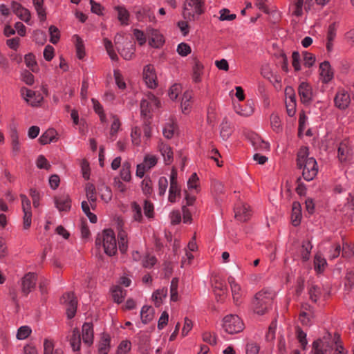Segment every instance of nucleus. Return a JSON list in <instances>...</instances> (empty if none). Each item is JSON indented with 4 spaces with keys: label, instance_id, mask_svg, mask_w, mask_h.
I'll use <instances>...</instances> for the list:
<instances>
[{
    "label": "nucleus",
    "instance_id": "f257e3e1",
    "mask_svg": "<svg viewBox=\"0 0 354 354\" xmlns=\"http://www.w3.org/2000/svg\"><path fill=\"white\" fill-rule=\"evenodd\" d=\"M297 167L302 169V177L306 181L313 180L318 173V166L316 160L308 157V148L302 147L297 155Z\"/></svg>",
    "mask_w": 354,
    "mask_h": 354
},
{
    "label": "nucleus",
    "instance_id": "f03ea898",
    "mask_svg": "<svg viewBox=\"0 0 354 354\" xmlns=\"http://www.w3.org/2000/svg\"><path fill=\"white\" fill-rule=\"evenodd\" d=\"M274 296V292L268 290L258 292L252 301L254 312L260 315L267 313L272 305Z\"/></svg>",
    "mask_w": 354,
    "mask_h": 354
},
{
    "label": "nucleus",
    "instance_id": "7ed1b4c3",
    "mask_svg": "<svg viewBox=\"0 0 354 354\" xmlns=\"http://www.w3.org/2000/svg\"><path fill=\"white\" fill-rule=\"evenodd\" d=\"M103 243L104 252L109 256L115 254L117 252V243L114 232L111 229H106L103 231L102 236L97 237L95 240L96 245H100Z\"/></svg>",
    "mask_w": 354,
    "mask_h": 354
},
{
    "label": "nucleus",
    "instance_id": "20e7f679",
    "mask_svg": "<svg viewBox=\"0 0 354 354\" xmlns=\"http://www.w3.org/2000/svg\"><path fill=\"white\" fill-rule=\"evenodd\" d=\"M203 0H186L183 6V17L187 20H194L195 15H201L204 12Z\"/></svg>",
    "mask_w": 354,
    "mask_h": 354
},
{
    "label": "nucleus",
    "instance_id": "39448f33",
    "mask_svg": "<svg viewBox=\"0 0 354 354\" xmlns=\"http://www.w3.org/2000/svg\"><path fill=\"white\" fill-rule=\"evenodd\" d=\"M223 327L229 334H235L243 330L244 324L236 315H228L223 318Z\"/></svg>",
    "mask_w": 354,
    "mask_h": 354
},
{
    "label": "nucleus",
    "instance_id": "423d86ee",
    "mask_svg": "<svg viewBox=\"0 0 354 354\" xmlns=\"http://www.w3.org/2000/svg\"><path fill=\"white\" fill-rule=\"evenodd\" d=\"M312 346L314 354H325V353L333 349L334 337L332 338L330 334H328L322 338L314 341Z\"/></svg>",
    "mask_w": 354,
    "mask_h": 354
},
{
    "label": "nucleus",
    "instance_id": "0eeeda50",
    "mask_svg": "<svg viewBox=\"0 0 354 354\" xmlns=\"http://www.w3.org/2000/svg\"><path fill=\"white\" fill-rule=\"evenodd\" d=\"M60 301L66 306V314L68 318L72 319L74 317L77 306V299L74 292H69L64 293L61 297Z\"/></svg>",
    "mask_w": 354,
    "mask_h": 354
},
{
    "label": "nucleus",
    "instance_id": "6e6552de",
    "mask_svg": "<svg viewBox=\"0 0 354 354\" xmlns=\"http://www.w3.org/2000/svg\"><path fill=\"white\" fill-rule=\"evenodd\" d=\"M37 275L35 272H28L21 280V291L24 296H27L36 286Z\"/></svg>",
    "mask_w": 354,
    "mask_h": 354
},
{
    "label": "nucleus",
    "instance_id": "1a4fd4ad",
    "mask_svg": "<svg viewBox=\"0 0 354 354\" xmlns=\"http://www.w3.org/2000/svg\"><path fill=\"white\" fill-rule=\"evenodd\" d=\"M19 196L21 200L22 210L24 212L23 227L24 230H28L30 227L32 222L30 201L24 194H21Z\"/></svg>",
    "mask_w": 354,
    "mask_h": 354
},
{
    "label": "nucleus",
    "instance_id": "9d476101",
    "mask_svg": "<svg viewBox=\"0 0 354 354\" xmlns=\"http://www.w3.org/2000/svg\"><path fill=\"white\" fill-rule=\"evenodd\" d=\"M298 93L301 103L309 104L313 100V90L311 86L306 82H301L298 88Z\"/></svg>",
    "mask_w": 354,
    "mask_h": 354
},
{
    "label": "nucleus",
    "instance_id": "9b49d317",
    "mask_svg": "<svg viewBox=\"0 0 354 354\" xmlns=\"http://www.w3.org/2000/svg\"><path fill=\"white\" fill-rule=\"evenodd\" d=\"M143 79L150 88H155L157 86V77L153 65L149 64L143 69Z\"/></svg>",
    "mask_w": 354,
    "mask_h": 354
},
{
    "label": "nucleus",
    "instance_id": "f8f14e48",
    "mask_svg": "<svg viewBox=\"0 0 354 354\" xmlns=\"http://www.w3.org/2000/svg\"><path fill=\"white\" fill-rule=\"evenodd\" d=\"M56 207L60 212H68L71 207V200L68 194H60L54 198Z\"/></svg>",
    "mask_w": 354,
    "mask_h": 354
},
{
    "label": "nucleus",
    "instance_id": "ddd939ff",
    "mask_svg": "<svg viewBox=\"0 0 354 354\" xmlns=\"http://www.w3.org/2000/svg\"><path fill=\"white\" fill-rule=\"evenodd\" d=\"M335 105L339 109H345L351 102L350 95L347 91L344 89L339 90L335 95Z\"/></svg>",
    "mask_w": 354,
    "mask_h": 354
},
{
    "label": "nucleus",
    "instance_id": "4468645a",
    "mask_svg": "<svg viewBox=\"0 0 354 354\" xmlns=\"http://www.w3.org/2000/svg\"><path fill=\"white\" fill-rule=\"evenodd\" d=\"M82 340L84 344L90 346L93 343V326L91 322H86L82 326Z\"/></svg>",
    "mask_w": 354,
    "mask_h": 354
},
{
    "label": "nucleus",
    "instance_id": "2eb2a0df",
    "mask_svg": "<svg viewBox=\"0 0 354 354\" xmlns=\"http://www.w3.org/2000/svg\"><path fill=\"white\" fill-rule=\"evenodd\" d=\"M149 44L153 48H160L165 42L163 36L155 29L148 30Z\"/></svg>",
    "mask_w": 354,
    "mask_h": 354
},
{
    "label": "nucleus",
    "instance_id": "dca6fc26",
    "mask_svg": "<svg viewBox=\"0 0 354 354\" xmlns=\"http://www.w3.org/2000/svg\"><path fill=\"white\" fill-rule=\"evenodd\" d=\"M353 152L348 141L342 142L338 147V158L341 162L346 161L351 158Z\"/></svg>",
    "mask_w": 354,
    "mask_h": 354
},
{
    "label": "nucleus",
    "instance_id": "f3484780",
    "mask_svg": "<svg viewBox=\"0 0 354 354\" xmlns=\"http://www.w3.org/2000/svg\"><path fill=\"white\" fill-rule=\"evenodd\" d=\"M228 282L231 287L234 302L236 305H239L241 303V299L243 295L241 288L232 277L228 278Z\"/></svg>",
    "mask_w": 354,
    "mask_h": 354
},
{
    "label": "nucleus",
    "instance_id": "a211bd4d",
    "mask_svg": "<svg viewBox=\"0 0 354 354\" xmlns=\"http://www.w3.org/2000/svg\"><path fill=\"white\" fill-rule=\"evenodd\" d=\"M320 75L323 78L324 83L329 82L333 77V72L332 71L330 63L324 61L319 65Z\"/></svg>",
    "mask_w": 354,
    "mask_h": 354
},
{
    "label": "nucleus",
    "instance_id": "6ab92c4d",
    "mask_svg": "<svg viewBox=\"0 0 354 354\" xmlns=\"http://www.w3.org/2000/svg\"><path fill=\"white\" fill-rule=\"evenodd\" d=\"M302 214H301V204L298 201H295L292 203V214H291V221L292 224L294 226H298L301 220Z\"/></svg>",
    "mask_w": 354,
    "mask_h": 354
},
{
    "label": "nucleus",
    "instance_id": "aec40b11",
    "mask_svg": "<svg viewBox=\"0 0 354 354\" xmlns=\"http://www.w3.org/2000/svg\"><path fill=\"white\" fill-rule=\"evenodd\" d=\"M68 341L73 351H78L81 346V335L80 330L75 328L72 330V334L68 336Z\"/></svg>",
    "mask_w": 354,
    "mask_h": 354
},
{
    "label": "nucleus",
    "instance_id": "412c9836",
    "mask_svg": "<svg viewBox=\"0 0 354 354\" xmlns=\"http://www.w3.org/2000/svg\"><path fill=\"white\" fill-rule=\"evenodd\" d=\"M57 133L54 129H48L39 137V142L42 145L55 142L57 140Z\"/></svg>",
    "mask_w": 354,
    "mask_h": 354
},
{
    "label": "nucleus",
    "instance_id": "4be33fe9",
    "mask_svg": "<svg viewBox=\"0 0 354 354\" xmlns=\"http://www.w3.org/2000/svg\"><path fill=\"white\" fill-rule=\"evenodd\" d=\"M235 218L242 222L248 221L250 216V207L247 205H242L234 209Z\"/></svg>",
    "mask_w": 354,
    "mask_h": 354
},
{
    "label": "nucleus",
    "instance_id": "5701e85b",
    "mask_svg": "<svg viewBox=\"0 0 354 354\" xmlns=\"http://www.w3.org/2000/svg\"><path fill=\"white\" fill-rule=\"evenodd\" d=\"M154 316V309L151 306H144L140 311L142 322L145 324L150 322Z\"/></svg>",
    "mask_w": 354,
    "mask_h": 354
},
{
    "label": "nucleus",
    "instance_id": "b1692460",
    "mask_svg": "<svg viewBox=\"0 0 354 354\" xmlns=\"http://www.w3.org/2000/svg\"><path fill=\"white\" fill-rule=\"evenodd\" d=\"M110 336L104 333L98 344V352L100 354H108L110 349Z\"/></svg>",
    "mask_w": 354,
    "mask_h": 354
},
{
    "label": "nucleus",
    "instance_id": "393cba45",
    "mask_svg": "<svg viewBox=\"0 0 354 354\" xmlns=\"http://www.w3.org/2000/svg\"><path fill=\"white\" fill-rule=\"evenodd\" d=\"M115 10L118 12V19L121 24L128 25L129 19V11L124 6H115Z\"/></svg>",
    "mask_w": 354,
    "mask_h": 354
},
{
    "label": "nucleus",
    "instance_id": "a878e982",
    "mask_svg": "<svg viewBox=\"0 0 354 354\" xmlns=\"http://www.w3.org/2000/svg\"><path fill=\"white\" fill-rule=\"evenodd\" d=\"M212 286L216 297H222L226 293V285L222 280L214 279Z\"/></svg>",
    "mask_w": 354,
    "mask_h": 354
},
{
    "label": "nucleus",
    "instance_id": "bb28decb",
    "mask_svg": "<svg viewBox=\"0 0 354 354\" xmlns=\"http://www.w3.org/2000/svg\"><path fill=\"white\" fill-rule=\"evenodd\" d=\"M327 265L326 260L320 254H316L314 258V268L317 273H322Z\"/></svg>",
    "mask_w": 354,
    "mask_h": 354
},
{
    "label": "nucleus",
    "instance_id": "cd10ccee",
    "mask_svg": "<svg viewBox=\"0 0 354 354\" xmlns=\"http://www.w3.org/2000/svg\"><path fill=\"white\" fill-rule=\"evenodd\" d=\"M232 133V129L231 127L230 123L227 120L226 118H224L221 124V131L220 135L223 140H227Z\"/></svg>",
    "mask_w": 354,
    "mask_h": 354
},
{
    "label": "nucleus",
    "instance_id": "c85d7f7f",
    "mask_svg": "<svg viewBox=\"0 0 354 354\" xmlns=\"http://www.w3.org/2000/svg\"><path fill=\"white\" fill-rule=\"evenodd\" d=\"M159 148L161 154L164 157L166 164L171 163L173 160V152L171 147L167 144L161 143L159 146Z\"/></svg>",
    "mask_w": 354,
    "mask_h": 354
},
{
    "label": "nucleus",
    "instance_id": "c756f323",
    "mask_svg": "<svg viewBox=\"0 0 354 354\" xmlns=\"http://www.w3.org/2000/svg\"><path fill=\"white\" fill-rule=\"evenodd\" d=\"M127 295V290H124L119 286H115L112 290V296L113 300L118 304H120L123 301L124 299Z\"/></svg>",
    "mask_w": 354,
    "mask_h": 354
},
{
    "label": "nucleus",
    "instance_id": "7c9ffc66",
    "mask_svg": "<svg viewBox=\"0 0 354 354\" xmlns=\"http://www.w3.org/2000/svg\"><path fill=\"white\" fill-rule=\"evenodd\" d=\"M73 38L75 39L77 56L80 59H82L85 56L84 44L83 40L77 35H75Z\"/></svg>",
    "mask_w": 354,
    "mask_h": 354
},
{
    "label": "nucleus",
    "instance_id": "2f4dec72",
    "mask_svg": "<svg viewBox=\"0 0 354 354\" xmlns=\"http://www.w3.org/2000/svg\"><path fill=\"white\" fill-rule=\"evenodd\" d=\"M95 194L96 191L95 186L93 184L88 183L86 185V194L87 199L90 202L91 207L93 209H94V205H95V202L97 201Z\"/></svg>",
    "mask_w": 354,
    "mask_h": 354
},
{
    "label": "nucleus",
    "instance_id": "473e14b6",
    "mask_svg": "<svg viewBox=\"0 0 354 354\" xmlns=\"http://www.w3.org/2000/svg\"><path fill=\"white\" fill-rule=\"evenodd\" d=\"M11 145L12 153L14 156H17L21 151L20 143L19 141L18 134L16 130H14L11 133Z\"/></svg>",
    "mask_w": 354,
    "mask_h": 354
},
{
    "label": "nucleus",
    "instance_id": "72a5a7b5",
    "mask_svg": "<svg viewBox=\"0 0 354 354\" xmlns=\"http://www.w3.org/2000/svg\"><path fill=\"white\" fill-rule=\"evenodd\" d=\"M52 340L45 339L44 341V354H64L61 349H55Z\"/></svg>",
    "mask_w": 354,
    "mask_h": 354
},
{
    "label": "nucleus",
    "instance_id": "f704fd0d",
    "mask_svg": "<svg viewBox=\"0 0 354 354\" xmlns=\"http://www.w3.org/2000/svg\"><path fill=\"white\" fill-rule=\"evenodd\" d=\"M32 2L40 21H44L46 19V12L44 8V0H32Z\"/></svg>",
    "mask_w": 354,
    "mask_h": 354
},
{
    "label": "nucleus",
    "instance_id": "c9c22d12",
    "mask_svg": "<svg viewBox=\"0 0 354 354\" xmlns=\"http://www.w3.org/2000/svg\"><path fill=\"white\" fill-rule=\"evenodd\" d=\"M35 97V100L30 102V105L32 106H37L39 104V103L42 101L43 97L41 95L38 94L36 95V93L32 90L26 88V97L25 100L28 102L29 99L33 98Z\"/></svg>",
    "mask_w": 354,
    "mask_h": 354
},
{
    "label": "nucleus",
    "instance_id": "e433bc0d",
    "mask_svg": "<svg viewBox=\"0 0 354 354\" xmlns=\"http://www.w3.org/2000/svg\"><path fill=\"white\" fill-rule=\"evenodd\" d=\"M308 294H309L310 299L313 302L317 303V301L319 299V297L322 294L320 287H319L317 285L312 284L309 287Z\"/></svg>",
    "mask_w": 354,
    "mask_h": 354
},
{
    "label": "nucleus",
    "instance_id": "4c0bfd02",
    "mask_svg": "<svg viewBox=\"0 0 354 354\" xmlns=\"http://www.w3.org/2000/svg\"><path fill=\"white\" fill-rule=\"evenodd\" d=\"M121 178L126 182H129L131 179V164L126 161L123 162L122 169L120 171Z\"/></svg>",
    "mask_w": 354,
    "mask_h": 354
},
{
    "label": "nucleus",
    "instance_id": "58836bf2",
    "mask_svg": "<svg viewBox=\"0 0 354 354\" xmlns=\"http://www.w3.org/2000/svg\"><path fill=\"white\" fill-rule=\"evenodd\" d=\"M150 102L148 100H142L140 102V113L143 120L150 119Z\"/></svg>",
    "mask_w": 354,
    "mask_h": 354
},
{
    "label": "nucleus",
    "instance_id": "ea45409f",
    "mask_svg": "<svg viewBox=\"0 0 354 354\" xmlns=\"http://www.w3.org/2000/svg\"><path fill=\"white\" fill-rule=\"evenodd\" d=\"M141 187L145 195L149 196L153 193L152 181L149 176H146L142 181Z\"/></svg>",
    "mask_w": 354,
    "mask_h": 354
},
{
    "label": "nucleus",
    "instance_id": "a19ab883",
    "mask_svg": "<svg viewBox=\"0 0 354 354\" xmlns=\"http://www.w3.org/2000/svg\"><path fill=\"white\" fill-rule=\"evenodd\" d=\"M192 93L189 91H186L184 93L183 96L181 100V108L182 111L184 113H187L189 111L190 107V100L192 99Z\"/></svg>",
    "mask_w": 354,
    "mask_h": 354
},
{
    "label": "nucleus",
    "instance_id": "79ce46f5",
    "mask_svg": "<svg viewBox=\"0 0 354 354\" xmlns=\"http://www.w3.org/2000/svg\"><path fill=\"white\" fill-rule=\"evenodd\" d=\"M312 248L313 245H311V243L309 241H303L301 253V258L303 259L304 261H306L309 259Z\"/></svg>",
    "mask_w": 354,
    "mask_h": 354
},
{
    "label": "nucleus",
    "instance_id": "37998d69",
    "mask_svg": "<svg viewBox=\"0 0 354 354\" xmlns=\"http://www.w3.org/2000/svg\"><path fill=\"white\" fill-rule=\"evenodd\" d=\"M270 124L275 132L279 133L282 131L281 120L277 114L272 113L270 115Z\"/></svg>",
    "mask_w": 354,
    "mask_h": 354
},
{
    "label": "nucleus",
    "instance_id": "c03bdc74",
    "mask_svg": "<svg viewBox=\"0 0 354 354\" xmlns=\"http://www.w3.org/2000/svg\"><path fill=\"white\" fill-rule=\"evenodd\" d=\"M120 55L127 60H130L133 58L135 53V48L133 45L129 44V47L123 48L122 50H118Z\"/></svg>",
    "mask_w": 354,
    "mask_h": 354
},
{
    "label": "nucleus",
    "instance_id": "a18cd8bd",
    "mask_svg": "<svg viewBox=\"0 0 354 354\" xmlns=\"http://www.w3.org/2000/svg\"><path fill=\"white\" fill-rule=\"evenodd\" d=\"M157 162L158 159L155 156L147 154L145 156L142 163L148 171L153 167L157 164Z\"/></svg>",
    "mask_w": 354,
    "mask_h": 354
},
{
    "label": "nucleus",
    "instance_id": "49530a36",
    "mask_svg": "<svg viewBox=\"0 0 354 354\" xmlns=\"http://www.w3.org/2000/svg\"><path fill=\"white\" fill-rule=\"evenodd\" d=\"M49 35L50 41L53 44H57L60 39V32L59 29L56 26L51 25L49 27Z\"/></svg>",
    "mask_w": 354,
    "mask_h": 354
},
{
    "label": "nucleus",
    "instance_id": "de8ad7c7",
    "mask_svg": "<svg viewBox=\"0 0 354 354\" xmlns=\"http://www.w3.org/2000/svg\"><path fill=\"white\" fill-rule=\"evenodd\" d=\"M167 289H161L157 290L153 294V299L155 302V305L156 306H159L162 303V299L167 297Z\"/></svg>",
    "mask_w": 354,
    "mask_h": 354
},
{
    "label": "nucleus",
    "instance_id": "09e8293b",
    "mask_svg": "<svg viewBox=\"0 0 354 354\" xmlns=\"http://www.w3.org/2000/svg\"><path fill=\"white\" fill-rule=\"evenodd\" d=\"M180 194V188L178 184H170V187L169 190V201L171 203L175 202L176 197L177 195Z\"/></svg>",
    "mask_w": 354,
    "mask_h": 354
},
{
    "label": "nucleus",
    "instance_id": "8fccbe9b",
    "mask_svg": "<svg viewBox=\"0 0 354 354\" xmlns=\"http://www.w3.org/2000/svg\"><path fill=\"white\" fill-rule=\"evenodd\" d=\"M93 105V109L95 111L96 113L98 114L100 120L102 122H104L106 119V115L104 113L103 107L100 104V103L95 99L93 98L91 100Z\"/></svg>",
    "mask_w": 354,
    "mask_h": 354
},
{
    "label": "nucleus",
    "instance_id": "3c124183",
    "mask_svg": "<svg viewBox=\"0 0 354 354\" xmlns=\"http://www.w3.org/2000/svg\"><path fill=\"white\" fill-rule=\"evenodd\" d=\"M120 125L121 124L119 119L114 116V120L111 124L110 130V139H111L112 141L115 140V136L119 131Z\"/></svg>",
    "mask_w": 354,
    "mask_h": 354
},
{
    "label": "nucleus",
    "instance_id": "603ef678",
    "mask_svg": "<svg viewBox=\"0 0 354 354\" xmlns=\"http://www.w3.org/2000/svg\"><path fill=\"white\" fill-rule=\"evenodd\" d=\"M304 64L306 67L312 66L315 62V56L307 51L303 52Z\"/></svg>",
    "mask_w": 354,
    "mask_h": 354
},
{
    "label": "nucleus",
    "instance_id": "864d4df0",
    "mask_svg": "<svg viewBox=\"0 0 354 354\" xmlns=\"http://www.w3.org/2000/svg\"><path fill=\"white\" fill-rule=\"evenodd\" d=\"M334 346H335V354H346L347 352L341 344L340 336L338 334H335L334 336Z\"/></svg>",
    "mask_w": 354,
    "mask_h": 354
},
{
    "label": "nucleus",
    "instance_id": "5fc2aeb1",
    "mask_svg": "<svg viewBox=\"0 0 354 354\" xmlns=\"http://www.w3.org/2000/svg\"><path fill=\"white\" fill-rule=\"evenodd\" d=\"M24 59L27 67L30 68L32 72H35V68L37 66V62L35 55L32 53H29L26 55Z\"/></svg>",
    "mask_w": 354,
    "mask_h": 354
},
{
    "label": "nucleus",
    "instance_id": "6e6d98bb",
    "mask_svg": "<svg viewBox=\"0 0 354 354\" xmlns=\"http://www.w3.org/2000/svg\"><path fill=\"white\" fill-rule=\"evenodd\" d=\"M175 130V124L174 122L167 123L163 129L162 133L164 136L170 139L173 137Z\"/></svg>",
    "mask_w": 354,
    "mask_h": 354
},
{
    "label": "nucleus",
    "instance_id": "4d7b16f0",
    "mask_svg": "<svg viewBox=\"0 0 354 354\" xmlns=\"http://www.w3.org/2000/svg\"><path fill=\"white\" fill-rule=\"evenodd\" d=\"M31 333V329L27 326H21L18 329L17 337L19 339L27 338Z\"/></svg>",
    "mask_w": 354,
    "mask_h": 354
},
{
    "label": "nucleus",
    "instance_id": "13d9d810",
    "mask_svg": "<svg viewBox=\"0 0 354 354\" xmlns=\"http://www.w3.org/2000/svg\"><path fill=\"white\" fill-rule=\"evenodd\" d=\"M203 340L210 345L216 344V336L210 332H204L202 335Z\"/></svg>",
    "mask_w": 354,
    "mask_h": 354
},
{
    "label": "nucleus",
    "instance_id": "bf43d9fd",
    "mask_svg": "<svg viewBox=\"0 0 354 354\" xmlns=\"http://www.w3.org/2000/svg\"><path fill=\"white\" fill-rule=\"evenodd\" d=\"M168 187V180L166 177L162 176L158 180V193L160 196H163Z\"/></svg>",
    "mask_w": 354,
    "mask_h": 354
},
{
    "label": "nucleus",
    "instance_id": "052dcab7",
    "mask_svg": "<svg viewBox=\"0 0 354 354\" xmlns=\"http://www.w3.org/2000/svg\"><path fill=\"white\" fill-rule=\"evenodd\" d=\"M354 256L353 253L352 245L348 243H344L342 247V257L346 259H350Z\"/></svg>",
    "mask_w": 354,
    "mask_h": 354
},
{
    "label": "nucleus",
    "instance_id": "680f3d73",
    "mask_svg": "<svg viewBox=\"0 0 354 354\" xmlns=\"http://www.w3.org/2000/svg\"><path fill=\"white\" fill-rule=\"evenodd\" d=\"M252 143L255 149H268L269 148V144L259 137L254 138Z\"/></svg>",
    "mask_w": 354,
    "mask_h": 354
},
{
    "label": "nucleus",
    "instance_id": "e2e57ef3",
    "mask_svg": "<svg viewBox=\"0 0 354 354\" xmlns=\"http://www.w3.org/2000/svg\"><path fill=\"white\" fill-rule=\"evenodd\" d=\"M37 166L39 169H44L46 170H49L51 167L47 159L43 155H40L37 158Z\"/></svg>",
    "mask_w": 354,
    "mask_h": 354
},
{
    "label": "nucleus",
    "instance_id": "0e129e2a",
    "mask_svg": "<svg viewBox=\"0 0 354 354\" xmlns=\"http://www.w3.org/2000/svg\"><path fill=\"white\" fill-rule=\"evenodd\" d=\"M30 196L32 200L33 207L37 208L39 206L40 194L37 190L31 188L29 191Z\"/></svg>",
    "mask_w": 354,
    "mask_h": 354
},
{
    "label": "nucleus",
    "instance_id": "69168bd1",
    "mask_svg": "<svg viewBox=\"0 0 354 354\" xmlns=\"http://www.w3.org/2000/svg\"><path fill=\"white\" fill-rule=\"evenodd\" d=\"M177 52L181 56H187L191 53V48L187 44L183 42L178 44Z\"/></svg>",
    "mask_w": 354,
    "mask_h": 354
},
{
    "label": "nucleus",
    "instance_id": "338daca9",
    "mask_svg": "<svg viewBox=\"0 0 354 354\" xmlns=\"http://www.w3.org/2000/svg\"><path fill=\"white\" fill-rule=\"evenodd\" d=\"M133 212H134V219L140 222L142 219V210L140 206L136 203L133 202L131 205Z\"/></svg>",
    "mask_w": 354,
    "mask_h": 354
},
{
    "label": "nucleus",
    "instance_id": "774afa93",
    "mask_svg": "<svg viewBox=\"0 0 354 354\" xmlns=\"http://www.w3.org/2000/svg\"><path fill=\"white\" fill-rule=\"evenodd\" d=\"M131 349V342L129 341H122L119 344L117 354H126Z\"/></svg>",
    "mask_w": 354,
    "mask_h": 354
}]
</instances>
